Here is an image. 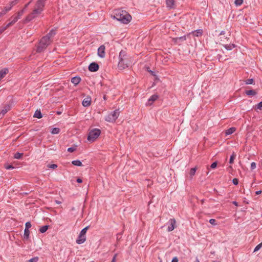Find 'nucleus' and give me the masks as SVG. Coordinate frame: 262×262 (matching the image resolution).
<instances>
[{"label": "nucleus", "instance_id": "obj_1", "mask_svg": "<svg viewBox=\"0 0 262 262\" xmlns=\"http://www.w3.org/2000/svg\"><path fill=\"white\" fill-rule=\"evenodd\" d=\"M47 0H38L33 9L32 11L28 14L24 20V23L27 24L37 18L43 11L45 3Z\"/></svg>", "mask_w": 262, "mask_h": 262}, {"label": "nucleus", "instance_id": "obj_2", "mask_svg": "<svg viewBox=\"0 0 262 262\" xmlns=\"http://www.w3.org/2000/svg\"><path fill=\"white\" fill-rule=\"evenodd\" d=\"M111 17L124 24H128L132 20L131 15L127 11L121 9L115 10L113 14L111 15Z\"/></svg>", "mask_w": 262, "mask_h": 262}, {"label": "nucleus", "instance_id": "obj_3", "mask_svg": "<svg viewBox=\"0 0 262 262\" xmlns=\"http://www.w3.org/2000/svg\"><path fill=\"white\" fill-rule=\"evenodd\" d=\"M56 34V30L52 29L46 36L40 39L37 48L38 53L42 52L51 43L52 38Z\"/></svg>", "mask_w": 262, "mask_h": 262}, {"label": "nucleus", "instance_id": "obj_4", "mask_svg": "<svg viewBox=\"0 0 262 262\" xmlns=\"http://www.w3.org/2000/svg\"><path fill=\"white\" fill-rule=\"evenodd\" d=\"M119 116V111L116 110L108 114L105 117V120L109 122H115Z\"/></svg>", "mask_w": 262, "mask_h": 262}, {"label": "nucleus", "instance_id": "obj_5", "mask_svg": "<svg viewBox=\"0 0 262 262\" xmlns=\"http://www.w3.org/2000/svg\"><path fill=\"white\" fill-rule=\"evenodd\" d=\"M100 130L97 128H95L90 132L88 137V140L91 142L94 141L100 135Z\"/></svg>", "mask_w": 262, "mask_h": 262}, {"label": "nucleus", "instance_id": "obj_6", "mask_svg": "<svg viewBox=\"0 0 262 262\" xmlns=\"http://www.w3.org/2000/svg\"><path fill=\"white\" fill-rule=\"evenodd\" d=\"M168 226L167 228V231L170 232L174 230V229L176 227V221L174 219H170L168 222Z\"/></svg>", "mask_w": 262, "mask_h": 262}, {"label": "nucleus", "instance_id": "obj_7", "mask_svg": "<svg viewBox=\"0 0 262 262\" xmlns=\"http://www.w3.org/2000/svg\"><path fill=\"white\" fill-rule=\"evenodd\" d=\"M105 47L104 45H101L98 49V55L100 58H104L105 56Z\"/></svg>", "mask_w": 262, "mask_h": 262}, {"label": "nucleus", "instance_id": "obj_8", "mask_svg": "<svg viewBox=\"0 0 262 262\" xmlns=\"http://www.w3.org/2000/svg\"><path fill=\"white\" fill-rule=\"evenodd\" d=\"M99 65L96 62L91 63L89 66V70L91 72H96L99 69Z\"/></svg>", "mask_w": 262, "mask_h": 262}, {"label": "nucleus", "instance_id": "obj_9", "mask_svg": "<svg viewBox=\"0 0 262 262\" xmlns=\"http://www.w3.org/2000/svg\"><path fill=\"white\" fill-rule=\"evenodd\" d=\"M91 103V98L89 96L86 97L83 99L82 104L84 107L89 106Z\"/></svg>", "mask_w": 262, "mask_h": 262}, {"label": "nucleus", "instance_id": "obj_10", "mask_svg": "<svg viewBox=\"0 0 262 262\" xmlns=\"http://www.w3.org/2000/svg\"><path fill=\"white\" fill-rule=\"evenodd\" d=\"M158 98L157 95H152L148 100L146 105H151Z\"/></svg>", "mask_w": 262, "mask_h": 262}, {"label": "nucleus", "instance_id": "obj_11", "mask_svg": "<svg viewBox=\"0 0 262 262\" xmlns=\"http://www.w3.org/2000/svg\"><path fill=\"white\" fill-rule=\"evenodd\" d=\"M86 240V236L79 234L77 239H76V243L78 244H81L83 243Z\"/></svg>", "mask_w": 262, "mask_h": 262}, {"label": "nucleus", "instance_id": "obj_12", "mask_svg": "<svg viewBox=\"0 0 262 262\" xmlns=\"http://www.w3.org/2000/svg\"><path fill=\"white\" fill-rule=\"evenodd\" d=\"M166 6L170 8H174L175 7V0H166Z\"/></svg>", "mask_w": 262, "mask_h": 262}, {"label": "nucleus", "instance_id": "obj_13", "mask_svg": "<svg viewBox=\"0 0 262 262\" xmlns=\"http://www.w3.org/2000/svg\"><path fill=\"white\" fill-rule=\"evenodd\" d=\"M126 53H125V52L123 51V50H121L119 53V64H122V60L124 59H126Z\"/></svg>", "mask_w": 262, "mask_h": 262}, {"label": "nucleus", "instance_id": "obj_14", "mask_svg": "<svg viewBox=\"0 0 262 262\" xmlns=\"http://www.w3.org/2000/svg\"><path fill=\"white\" fill-rule=\"evenodd\" d=\"M11 21L7 24V27H10L14 25L19 19V17L16 16H13L11 17Z\"/></svg>", "mask_w": 262, "mask_h": 262}, {"label": "nucleus", "instance_id": "obj_15", "mask_svg": "<svg viewBox=\"0 0 262 262\" xmlns=\"http://www.w3.org/2000/svg\"><path fill=\"white\" fill-rule=\"evenodd\" d=\"M10 110V106L9 105H5L3 109L1 111L0 114L4 116L6 113H7Z\"/></svg>", "mask_w": 262, "mask_h": 262}, {"label": "nucleus", "instance_id": "obj_16", "mask_svg": "<svg viewBox=\"0 0 262 262\" xmlns=\"http://www.w3.org/2000/svg\"><path fill=\"white\" fill-rule=\"evenodd\" d=\"M128 62L126 60V59H124L122 60V63L119 64V62L118 63V67L119 68L121 69H125L126 67H128Z\"/></svg>", "mask_w": 262, "mask_h": 262}, {"label": "nucleus", "instance_id": "obj_17", "mask_svg": "<svg viewBox=\"0 0 262 262\" xmlns=\"http://www.w3.org/2000/svg\"><path fill=\"white\" fill-rule=\"evenodd\" d=\"M8 73V69L5 68L0 71V81L3 78L5 75Z\"/></svg>", "mask_w": 262, "mask_h": 262}, {"label": "nucleus", "instance_id": "obj_18", "mask_svg": "<svg viewBox=\"0 0 262 262\" xmlns=\"http://www.w3.org/2000/svg\"><path fill=\"white\" fill-rule=\"evenodd\" d=\"M245 94L249 96H253L256 95L257 93L255 91L251 90H247L245 91Z\"/></svg>", "mask_w": 262, "mask_h": 262}, {"label": "nucleus", "instance_id": "obj_19", "mask_svg": "<svg viewBox=\"0 0 262 262\" xmlns=\"http://www.w3.org/2000/svg\"><path fill=\"white\" fill-rule=\"evenodd\" d=\"M81 80V79L80 77H73L71 79V82L76 85V84H78L80 81Z\"/></svg>", "mask_w": 262, "mask_h": 262}, {"label": "nucleus", "instance_id": "obj_20", "mask_svg": "<svg viewBox=\"0 0 262 262\" xmlns=\"http://www.w3.org/2000/svg\"><path fill=\"white\" fill-rule=\"evenodd\" d=\"M236 130V128L234 127H232L226 130V135H230L233 134Z\"/></svg>", "mask_w": 262, "mask_h": 262}, {"label": "nucleus", "instance_id": "obj_21", "mask_svg": "<svg viewBox=\"0 0 262 262\" xmlns=\"http://www.w3.org/2000/svg\"><path fill=\"white\" fill-rule=\"evenodd\" d=\"M203 31L201 29H199L195 31H194L192 32V33L193 34V35L195 36H201L202 34Z\"/></svg>", "mask_w": 262, "mask_h": 262}, {"label": "nucleus", "instance_id": "obj_22", "mask_svg": "<svg viewBox=\"0 0 262 262\" xmlns=\"http://www.w3.org/2000/svg\"><path fill=\"white\" fill-rule=\"evenodd\" d=\"M34 117L40 119L42 117L41 112L39 110H36L34 114Z\"/></svg>", "mask_w": 262, "mask_h": 262}, {"label": "nucleus", "instance_id": "obj_23", "mask_svg": "<svg viewBox=\"0 0 262 262\" xmlns=\"http://www.w3.org/2000/svg\"><path fill=\"white\" fill-rule=\"evenodd\" d=\"M48 228H49L48 225L43 226L40 228L39 231L40 233H45V232H46L47 230L48 229Z\"/></svg>", "mask_w": 262, "mask_h": 262}, {"label": "nucleus", "instance_id": "obj_24", "mask_svg": "<svg viewBox=\"0 0 262 262\" xmlns=\"http://www.w3.org/2000/svg\"><path fill=\"white\" fill-rule=\"evenodd\" d=\"M73 165L77 166H81L82 164L81 162L78 160H74L72 162Z\"/></svg>", "mask_w": 262, "mask_h": 262}, {"label": "nucleus", "instance_id": "obj_25", "mask_svg": "<svg viewBox=\"0 0 262 262\" xmlns=\"http://www.w3.org/2000/svg\"><path fill=\"white\" fill-rule=\"evenodd\" d=\"M30 231L27 229H25L24 237L26 239H28L29 237Z\"/></svg>", "mask_w": 262, "mask_h": 262}, {"label": "nucleus", "instance_id": "obj_26", "mask_svg": "<svg viewBox=\"0 0 262 262\" xmlns=\"http://www.w3.org/2000/svg\"><path fill=\"white\" fill-rule=\"evenodd\" d=\"M235 46L234 44H229V45H224L225 48L227 50H231L234 48H235Z\"/></svg>", "mask_w": 262, "mask_h": 262}, {"label": "nucleus", "instance_id": "obj_27", "mask_svg": "<svg viewBox=\"0 0 262 262\" xmlns=\"http://www.w3.org/2000/svg\"><path fill=\"white\" fill-rule=\"evenodd\" d=\"M175 42H179L180 41H183L186 39V36H183L180 37L176 38L175 39Z\"/></svg>", "mask_w": 262, "mask_h": 262}, {"label": "nucleus", "instance_id": "obj_28", "mask_svg": "<svg viewBox=\"0 0 262 262\" xmlns=\"http://www.w3.org/2000/svg\"><path fill=\"white\" fill-rule=\"evenodd\" d=\"M196 170V168L195 167L192 168L190 169L189 174L191 179H192V177L194 176Z\"/></svg>", "mask_w": 262, "mask_h": 262}, {"label": "nucleus", "instance_id": "obj_29", "mask_svg": "<svg viewBox=\"0 0 262 262\" xmlns=\"http://www.w3.org/2000/svg\"><path fill=\"white\" fill-rule=\"evenodd\" d=\"M60 132V128L58 127H54L51 130V133L52 134H57Z\"/></svg>", "mask_w": 262, "mask_h": 262}, {"label": "nucleus", "instance_id": "obj_30", "mask_svg": "<svg viewBox=\"0 0 262 262\" xmlns=\"http://www.w3.org/2000/svg\"><path fill=\"white\" fill-rule=\"evenodd\" d=\"M236 155L234 153H233L232 155L230 156V160H229V163L230 164H232L233 163V161L235 158Z\"/></svg>", "mask_w": 262, "mask_h": 262}, {"label": "nucleus", "instance_id": "obj_31", "mask_svg": "<svg viewBox=\"0 0 262 262\" xmlns=\"http://www.w3.org/2000/svg\"><path fill=\"white\" fill-rule=\"evenodd\" d=\"M23 156V154L19 152H16L15 154L14 157L15 159H19Z\"/></svg>", "mask_w": 262, "mask_h": 262}, {"label": "nucleus", "instance_id": "obj_32", "mask_svg": "<svg viewBox=\"0 0 262 262\" xmlns=\"http://www.w3.org/2000/svg\"><path fill=\"white\" fill-rule=\"evenodd\" d=\"M254 83V80L252 78L248 79L245 81L246 84H252Z\"/></svg>", "mask_w": 262, "mask_h": 262}, {"label": "nucleus", "instance_id": "obj_33", "mask_svg": "<svg viewBox=\"0 0 262 262\" xmlns=\"http://www.w3.org/2000/svg\"><path fill=\"white\" fill-rule=\"evenodd\" d=\"M89 227L87 226L85 228H84L80 232V234H81V235H84L85 236V234H86V232L88 230V229Z\"/></svg>", "mask_w": 262, "mask_h": 262}, {"label": "nucleus", "instance_id": "obj_34", "mask_svg": "<svg viewBox=\"0 0 262 262\" xmlns=\"http://www.w3.org/2000/svg\"><path fill=\"white\" fill-rule=\"evenodd\" d=\"M243 3V0H235L234 4L236 6H241Z\"/></svg>", "mask_w": 262, "mask_h": 262}, {"label": "nucleus", "instance_id": "obj_35", "mask_svg": "<svg viewBox=\"0 0 262 262\" xmlns=\"http://www.w3.org/2000/svg\"><path fill=\"white\" fill-rule=\"evenodd\" d=\"M39 260V258L37 256L34 257L28 260V262H37Z\"/></svg>", "mask_w": 262, "mask_h": 262}, {"label": "nucleus", "instance_id": "obj_36", "mask_svg": "<svg viewBox=\"0 0 262 262\" xmlns=\"http://www.w3.org/2000/svg\"><path fill=\"white\" fill-rule=\"evenodd\" d=\"M262 247V242L257 245L254 248V252L258 251Z\"/></svg>", "mask_w": 262, "mask_h": 262}, {"label": "nucleus", "instance_id": "obj_37", "mask_svg": "<svg viewBox=\"0 0 262 262\" xmlns=\"http://www.w3.org/2000/svg\"><path fill=\"white\" fill-rule=\"evenodd\" d=\"M25 12L24 9H22L20 11H19L16 15L17 17H19V19L20 18L21 16L23 15L24 13Z\"/></svg>", "mask_w": 262, "mask_h": 262}, {"label": "nucleus", "instance_id": "obj_38", "mask_svg": "<svg viewBox=\"0 0 262 262\" xmlns=\"http://www.w3.org/2000/svg\"><path fill=\"white\" fill-rule=\"evenodd\" d=\"M255 109L261 110L262 109V101L258 103L255 106Z\"/></svg>", "mask_w": 262, "mask_h": 262}, {"label": "nucleus", "instance_id": "obj_39", "mask_svg": "<svg viewBox=\"0 0 262 262\" xmlns=\"http://www.w3.org/2000/svg\"><path fill=\"white\" fill-rule=\"evenodd\" d=\"M11 9V7H5L4 9V10H3L2 11L3 12H5V13L6 14V13L7 12H8L9 11H10V10Z\"/></svg>", "mask_w": 262, "mask_h": 262}, {"label": "nucleus", "instance_id": "obj_40", "mask_svg": "<svg viewBox=\"0 0 262 262\" xmlns=\"http://www.w3.org/2000/svg\"><path fill=\"white\" fill-rule=\"evenodd\" d=\"M209 222L211 224H212L213 225H217L216 222V220L215 219H210Z\"/></svg>", "mask_w": 262, "mask_h": 262}, {"label": "nucleus", "instance_id": "obj_41", "mask_svg": "<svg viewBox=\"0 0 262 262\" xmlns=\"http://www.w3.org/2000/svg\"><path fill=\"white\" fill-rule=\"evenodd\" d=\"M48 167L50 168L55 169L57 167V165L55 164H50L48 166Z\"/></svg>", "mask_w": 262, "mask_h": 262}, {"label": "nucleus", "instance_id": "obj_42", "mask_svg": "<svg viewBox=\"0 0 262 262\" xmlns=\"http://www.w3.org/2000/svg\"><path fill=\"white\" fill-rule=\"evenodd\" d=\"M31 224L30 222H28L26 223L25 229H27L28 230H29V229L30 228H31Z\"/></svg>", "mask_w": 262, "mask_h": 262}, {"label": "nucleus", "instance_id": "obj_43", "mask_svg": "<svg viewBox=\"0 0 262 262\" xmlns=\"http://www.w3.org/2000/svg\"><path fill=\"white\" fill-rule=\"evenodd\" d=\"M256 163L255 162H252L250 165L251 170H253L256 168Z\"/></svg>", "mask_w": 262, "mask_h": 262}, {"label": "nucleus", "instance_id": "obj_44", "mask_svg": "<svg viewBox=\"0 0 262 262\" xmlns=\"http://www.w3.org/2000/svg\"><path fill=\"white\" fill-rule=\"evenodd\" d=\"M5 167L7 169H12L14 168L12 165H5Z\"/></svg>", "mask_w": 262, "mask_h": 262}, {"label": "nucleus", "instance_id": "obj_45", "mask_svg": "<svg viewBox=\"0 0 262 262\" xmlns=\"http://www.w3.org/2000/svg\"><path fill=\"white\" fill-rule=\"evenodd\" d=\"M18 3V0H14L13 1H12L11 4H10V7H11V8H12V7L13 6H14L15 5H16L17 3Z\"/></svg>", "mask_w": 262, "mask_h": 262}, {"label": "nucleus", "instance_id": "obj_46", "mask_svg": "<svg viewBox=\"0 0 262 262\" xmlns=\"http://www.w3.org/2000/svg\"><path fill=\"white\" fill-rule=\"evenodd\" d=\"M76 150V148L74 147H71L68 148V151L70 152H72Z\"/></svg>", "mask_w": 262, "mask_h": 262}, {"label": "nucleus", "instance_id": "obj_47", "mask_svg": "<svg viewBox=\"0 0 262 262\" xmlns=\"http://www.w3.org/2000/svg\"><path fill=\"white\" fill-rule=\"evenodd\" d=\"M9 27H7V25L5 27H2L0 29V31H1V33H2L5 30H6Z\"/></svg>", "mask_w": 262, "mask_h": 262}, {"label": "nucleus", "instance_id": "obj_48", "mask_svg": "<svg viewBox=\"0 0 262 262\" xmlns=\"http://www.w3.org/2000/svg\"><path fill=\"white\" fill-rule=\"evenodd\" d=\"M216 166H217V162H214L212 163L210 166L211 168H215L216 167Z\"/></svg>", "mask_w": 262, "mask_h": 262}, {"label": "nucleus", "instance_id": "obj_49", "mask_svg": "<svg viewBox=\"0 0 262 262\" xmlns=\"http://www.w3.org/2000/svg\"><path fill=\"white\" fill-rule=\"evenodd\" d=\"M232 182H233V183L234 185H237V184H238V179H236V178H234V179H233Z\"/></svg>", "mask_w": 262, "mask_h": 262}, {"label": "nucleus", "instance_id": "obj_50", "mask_svg": "<svg viewBox=\"0 0 262 262\" xmlns=\"http://www.w3.org/2000/svg\"><path fill=\"white\" fill-rule=\"evenodd\" d=\"M171 262H178V258L177 257H174Z\"/></svg>", "mask_w": 262, "mask_h": 262}, {"label": "nucleus", "instance_id": "obj_51", "mask_svg": "<svg viewBox=\"0 0 262 262\" xmlns=\"http://www.w3.org/2000/svg\"><path fill=\"white\" fill-rule=\"evenodd\" d=\"M76 181H77V183H81L82 182V180L80 178H78L76 180Z\"/></svg>", "mask_w": 262, "mask_h": 262}, {"label": "nucleus", "instance_id": "obj_52", "mask_svg": "<svg viewBox=\"0 0 262 262\" xmlns=\"http://www.w3.org/2000/svg\"><path fill=\"white\" fill-rule=\"evenodd\" d=\"M5 14V12H3V11H2L0 12V18H1L2 16L4 15Z\"/></svg>", "mask_w": 262, "mask_h": 262}, {"label": "nucleus", "instance_id": "obj_53", "mask_svg": "<svg viewBox=\"0 0 262 262\" xmlns=\"http://www.w3.org/2000/svg\"><path fill=\"white\" fill-rule=\"evenodd\" d=\"M225 34V31H222L220 34V35H223Z\"/></svg>", "mask_w": 262, "mask_h": 262}, {"label": "nucleus", "instance_id": "obj_54", "mask_svg": "<svg viewBox=\"0 0 262 262\" xmlns=\"http://www.w3.org/2000/svg\"><path fill=\"white\" fill-rule=\"evenodd\" d=\"M261 193V190H258L255 192V193L257 195L260 194Z\"/></svg>", "mask_w": 262, "mask_h": 262}, {"label": "nucleus", "instance_id": "obj_55", "mask_svg": "<svg viewBox=\"0 0 262 262\" xmlns=\"http://www.w3.org/2000/svg\"><path fill=\"white\" fill-rule=\"evenodd\" d=\"M29 4H30V2H29V3H28V4H26V5H25V6L24 8L23 9H24V10H25V9L27 8V7L28 6V5H29Z\"/></svg>", "mask_w": 262, "mask_h": 262}, {"label": "nucleus", "instance_id": "obj_56", "mask_svg": "<svg viewBox=\"0 0 262 262\" xmlns=\"http://www.w3.org/2000/svg\"><path fill=\"white\" fill-rule=\"evenodd\" d=\"M115 258H116V255H115V256L113 257V259H112V260L111 262H115V260H116Z\"/></svg>", "mask_w": 262, "mask_h": 262}, {"label": "nucleus", "instance_id": "obj_57", "mask_svg": "<svg viewBox=\"0 0 262 262\" xmlns=\"http://www.w3.org/2000/svg\"><path fill=\"white\" fill-rule=\"evenodd\" d=\"M233 204L234 205H235V206H238V203H237V202H236V201H233Z\"/></svg>", "mask_w": 262, "mask_h": 262}, {"label": "nucleus", "instance_id": "obj_58", "mask_svg": "<svg viewBox=\"0 0 262 262\" xmlns=\"http://www.w3.org/2000/svg\"><path fill=\"white\" fill-rule=\"evenodd\" d=\"M56 203H57V204H60V202H59V201H56Z\"/></svg>", "mask_w": 262, "mask_h": 262}, {"label": "nucleus", "instance_id": "obj_59", "mask_svg": "<svg viewBox=\"0 0 262 262\" xmlns=\"http://www.w3.org/2000/svg\"><path fill=\"white\" fill-rule=\"evenodd\" d=\"M224 38V36L221 37V40H222V38Z\"/></svg>", "mask_w": 262, "mask_h": 262}, {"label": "nucleus", "instance_id": "obj_60", "mask_svg": "<svg viewBox=\"0 0 262 262\" xmlns=\"http://www.w3.org/2000/svg\"><path fill=\"white\" fill-rule=\"evenodd\" d=\"M224 38V36L221 37V40H222V38Z\"/></svg>", "mask_w": 262, "mask_h": 262}, {"label": "nucleus", "instance_id": "obj_61", "mask_svg": "<svg viewBox=\"0 0 262 262\" xmlns=\"http://www.w3.org/2000/svg\"><path fill=\"white\" fill-rule=\"evenodd\" d=\"M1 34H2V33H1V32H0V35H1Z\"/></svg>", "mask_w": 262, "mask_h": 262}]
</instances>
